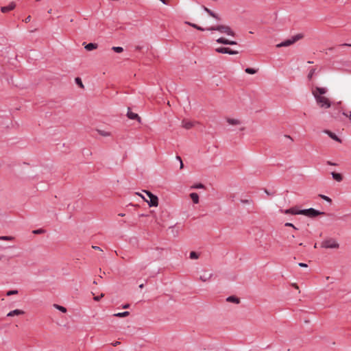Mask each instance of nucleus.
<instances>
[{"mask_svg": "<svg viewBox=\"0 0 351 351\" xmlns=\"http://www.w3.org/2000/svg\"><path fill=\"white\" fill-rule=\"evenodd\" d=\"M16 5L14 2H11L7 6H3L1 8V11L3 13L8 12L9 11H11L14 9Z\"/></svg>", "mask_w": 351, "mask_h": 351, "instance_id": "nucleus-14", "label": "nucleus"}, {"mask_svg": "<svg viewBox=\"0 0 351 351\" xmlns=\"http://www.w3.org/2000/svg\"><path fill=\"white\" fill-rule=\"evenodd\" d=\"M302 215L309 217H315L319 215H324V213L322 212H319V210H317L313 208H308V209H302V211H300Z\"/></svg>", "mask_w": 351, "mask_h": 351, "instance_id": "nucleus-4", "label": "nucleus"}, {"mask_svg": "<svg viewBox=\"0 0 351 351\" xmlns=\"http://www.w3.org/2000/svg\"><path fill=\"white\" fill-rule=\"evenodd\" d=\"M93 249L96 250H100V251H102V250L99 247V246H95L93 245L92 247Z\"/></svg>", "mask_w": 351, "mask_h": 351, "instance_id": "nucleus-45", "label": "nucleus"}, {"mask_svg": "<svg viewBox=\"0 0 351 351\" xmlns=\"http://www.w3.org/2000/svg\"><path fill=\"white\" fill-rule=\"evenodd\" d=\"M326 200H327L328 202H331V199L330 198H328V199H325Z\"/></svg>", "mask_w": 351, "mask_h": 351, "instance_id": "nucleus-54", "label": "nucleus"}, {"mask_svg": "<svg viewBox=\"0 0 351 351\" xmlns=\"http://www.w3.org/2000/svg\"><path fill=\"white\" fill-rule=\"evenodd\" d=\"M49 13H51V9H50L49 11H48Z\"/></svg>", "mask_w": 351, "mask_h": 351, "instance_id": "nucleus-59", "label": "nucleus"}, {"mask_svg": "<svg viewBox=\"0 0 351 351\" xmlns=\"http://www.w3.org/2000/svg\"><path fill=\"white\" fill-rule=\"evenodd\" d=\"M179 162H180V169H182V168L184 167L183 162H182V160L179 161Z\"/></svg>", "mask_w": 351, "mask_h": 351, "instance_id": "nucleus-49", "label": "nucleus"}, {"mask_svg": "<svg viewBox=\"0 0 351 351\" xmlns=\"http://www.w3.org/2000/svg\"><path fill=\"white\" fill-rule=\"evenodd\" d=\"M210 277H211V274H209V275H208V276H200V279H201L202 281L205 282V281H206L207 280H208Z\"/></svg>", "mask_w": 351, "mask_h": 351, "instance_id": "nucleus-36", "label": "nucleus"}, {"mask_svg": "<svg viewBox=\"0 0 351 351\" xmlns=\"http://www.w3.org/2000/svg\"><path fill=\"white\" fill-rule=\"evenodd\" d=\"M317 103L321 108H328L330 107V102L328 98L324 96L316 95L314 97Z\"/></svg>", "mask_w": 351, "mask_h": 351, "instance_id": "nucleus-3", "label": "nucleus"}, {"mask_svg": "<svg viewBox=\"0 0 351 351\" xmlns=\"http://www.w3.org/2000/svg\"><path fill=\"white\" fill-rule=\"evenodd\" d=\"M189 257L191 259H197L199 258V254L195 252H191Z\"/></svg>", "mask_w": 351, "mask_h": 351, "instance_id": "nucleus-28", "label": "nucleus"}, {"mask_svg": "<svg viewBox=\"0 0 351 351\" xmlns=\"http://www.w3.org/2000/svg\"><path fill=\"white\" fill-rule=\"evenodd\" d=\"M285 136L292 140V138H291V136H287V135H286Z\"/></svg>", "mask_w": 351, "mask_h": 351, "instance_id": "nucleus-57", "label": "nucleus"}, {"mask_svg": "<svg viewBox=\"0 0 351 351\" xmlns=\"http://www.w3.org/2000/svg\"><path fill=\"white\" fill-rule=\"evenodd\" d=\"M119 344H120V342H119V341H115V342H114V343H112V345L113 346H118Z\"/></svg>", "mask_w": 351, "mask_h": 351, "instance_id": "nucleus-48", "label": "nucleus"}, {"mask_svg": "<svg viewBox=\"0 0 351 351\" xmlns=\"http://www.w3.org/2000/svg\"><path fill=\"white\" fill-rule=\"evenodd\" d=\"M182 126L184 128L189 130V129L191 128L193 126V122H191L190 121L184 119L182 121Z\"/></svg>", "mask_w": 351, "mask_h": 351, "instance_id": "nucleus-17", "label": "nucleus"}, {"mask_svg": "<svg viewBox=\"0 0 351 351\" xmlns=\"http://www.w3.org/2000/svg\"><path fill=\"white\" fill-rule=\"evenodd\" d=\"M189 197H199V195L197 193H191L189 195Z\"/></svg>", "mask_w": 351, "mask_h": 351, "instance_id": "nucleus-39", "label": "nucleus"}, {"mask_svg": "<svg viewBox=\"0 0 351 351\" xmlns=\"http://www.w3.org/2000/svg\"><path fill=\"white\" fill-rule=\"evenodd\" d=\"M1 258H2V256H0V261L1 260Z\"/></svg>", "mask_w": 351, "mask_h": 351, "instance_id": "nucleus-60", "label": "nucleus"}, {"mask_svg": "<svg viewBox=\"0 0 351 351\" xmlns=\"http://www.w3.org/2000/svg\"><path fill=\"white\" fill-rule=\"evenodd\" d=\"M285 226L287 227H291L295 230H298V228L293 223H289V222L285 223Z\"/></svg>", "mask_w": 351, "mask_h": 351, "instance_id": "nucleus-35", "label": "nucleus"}, {"mask_svg": "<svg viewBox=\"0 0 351 351\" xmlns=\"http://www.w3.org/2000/svg\"><path fill=\"white\" fill-rule=\"evenodd\" d=\"M327 92V88L324 87H315L314 89L312 90V94L314 97H315V95H321L326 94Z\"/></svg>", "mask_w": 351, "mask_h": 351, "instance_id": "nucleus-9", "label": "nucleus"}, {"mask_svg": "<svg viewBox=\"0 0 351 351\" xmlns=\"http://www.w3.org/2000/svg\"><path fill=\"white\" fill-rule=\"evenodd\" d=\"M43 232V230L42 229H38V230H34V233L40 234V233H42Z\"/></svg>", "mask_w": 351, "mask_h": 351, "instance_id": "nucleus-41", "label": "nucleus"}, {"mask_svg": "<svg viewBox=\"0 0 351 351\" xmlns=\"http://www.w3.org/2000/svg\"><path fill=\"white\" fill-rule=\"evenodd\" d=\"M176 159H177L178 160H179V161H181V160H182L181 157H180V156H176Z\"/></svg>", "mask_w": 351, "mask_h": 351, "instance_id": "nucleus-52", "label": "nucleus"}, {"mask_svg": "<svg viewBox=\"0 0 351 351\" xmlns=\"http://www.w3.org/2000/svg\"><path fill=\"white\" fill-rule=\"evenodd\" d=\"M18 293V291L17 290H10V291H8L7 293H6V295L8 296H10V295H15V294H17Z\"/></svg>", "mask_w": 351, "mask_h": 351, "instance_id": "nucleus-34", "label": "nucleus"}, {"mask_svg": "<svg viewBox=\"0 0 351 351\" xmlns=\"http://www.w3.org/2000/svg\"><path fill=\"white\" fill-rule=\"evenodd\" d=\"M241 202L243 204V205H246V204H251L252 203V201L248 199H241Z\"/></svg>", "mask_w": 351, "mask_h": 351, "instance_id": "nucleus-33", "label": "nucleus"}, {"mask_svg": "<svg viewBox=\"0 0 351 351\" xmlns=\"http://www.w3.org/2000/svg\"><path fill=\"white\" fill-rule=\"evenodd\" d=\"M97 45L95 44V43H88L87 44L86 46H85V49L87 50V51H92L93 49H97Z\"/></svg>", "mask_w": 351, "mask_h": 351, "instance_id": "nucleus-21", "label": "nucleus"}, {"mask_svg": "<svg viewBox=\"0 0 351 351\" xmlns=\"http://www.w3.org/2000/svg\"><path fill=\"white\" fill-rule=\"evenodd\" d=\"M342 114H343V115H344L345 117H346L349 118V119H350V120H351V111H350V114H348L347 113H346V112H343Z\"/></svg>", "mask_w": 351, "mask_h": 351, "instance_id": "nucleus-40", "label": "nucleus"}, {"mask_svg": "<svg viewBox=\"0 0 351 351\" xmlns=\"http://www.w3.org/2000/svg\"><path fill=\"white\" fill-rule=\"evenodd\" d=\"M202 8L206 12H207L213 18L217 19V21L221 20L220 17L219 16V15L215 13L214 12H213L211 10H210L207 7L202 5Z\"/></svg>", "mask_w": 351, "mask_h": 351, "instance_id": "nucleus-12", "label": "nucleus"}, {"mask_svg": "<svg viewBox=\"0 0 351 351\" xmlns=\"http://www.w3.org/2000/svg\"><path fill=\"white\" fill-rule=\"evenodd\" d=\"M280 211L285 214H291V215H302L300 211L302 209L295 206L286 210H280Z\"/></svg>", "mask_w": 351, "mask_h": 351, "instance_id": "nucleus-8", "label": "nucleus"}, {"mask_svg": "<svg viewBox=\"0 0 351 351\" xmlns=\"http://www.w3.org/2000/svg\"><path fill=\"white\" fill-rule=\"evenodd\" d=\"M127 116L130 119L137 120L138 122H141V117L136 113L132 112L130 108H128Z\"/></svg>", "mask_w": 351, "mask_h": 351, "instance_id": "nucleus-13", "label": "nucleus"}, {"mask_svg": "<svg viewBox=\"0 0 351 351\" xmlns=\"http://www.w3.org/2000/svg\"><path fill=\"white\" fill-rule=\"evenodd\" d=\"M249 195L250 196L258 195V196H260V197H263L265 195H267V196L274 195V193H269L266 189H264V190L260 189V190H258V191H257L256 192H253L252 194Z\"/></svg>", "mask_w": 351, "mask_h": 351, "instance_id": "nucleus-10", "label": "nucleus"}, {"mask_svg": "<svg viewBox=\"0 0 351 351\" xmlns=\"http://www.w3.org/2000/svg\"><path fill=\"white\" fill-rule=\"evenodd\" d=\"M226 301L229 302H233V303H235V304H239V302H240V300L238 298L232 295V296L228 297L227 299H226Z\"/></svg>", "mask_w": 351, "mask_h": 351, "instance_id": "nucleus-20", "label": "nucleus"}, {"mask_svg": "<svg viewBox=\"0 0 351 351\" xmlns=\"http://www.w3.org/2000/svg\"><path fill=\"white\" fill-rule=\"evenodd\" d=\"M75 83L81 88H84V85L82 84V80L80 77H77L75 79Z\"/></svg>", "mask_w": 351, "mask_h": 351, "instance_id": "nucleus-31", "label": "nucleus"}, {"mask_svg": "<svg viewBox=\"0 0 351 351\" xmlns=\"http://www.w3.org/2000/svg\"><path fill=\"white\" fill-rule=\"evenodd\" d=\"M143 287H144L143 284H141V285H139V288H141V289L143 288Z\"/></svg>", "mask_w": 351, "mask_h": 351, "instance_id": "nucleus-53", "label": "nucleus"}, {"mask_svg": "<svg viewBox=\"0 0 351 351\" xmlns=\"http://www.w3.org/2000/svg\"><path fill=\"white\" fill-rule=\"evenodd\" d=\"M143 199L147 203L149 207L157 206L158 204V199H149V200L147 199Z\"/></svg>", "mask_w": 351, "mask_h": 351, "instance_id": "nucleus-15", "label": "nucleus"}, {"mask_svg": "<svg viewBox=\"0 0 351 351\" xmlns=\"http://www.w3.org/2000/svg\"><path fill=\"white\" fill-rule=\"evenodd\" d=\"M186 24H188L189 25L197 29V30H199V31H205V30H207L206 29H204L195 23H192L191 22H186Z\"/></svg>", "mask_w": 351, "mask_h": 351, "instance_id": "nucleus-23", "label": "nucleus"}, {"mask_svg": "<svg viewBox=\"0 0 351 351\" xmlns=\"http://www.w3.org/2000/svg\"><path fill=\"white\" fill-rule=\"evenodd\" d=\"M53 306H54L56 309H58V310L60 311H61V312H62V313H66V308L65 307L62 306H60V305H58V304H53Z\"/></svg>", "mask_w": 351, "mask_h": 351, "instance_id": "nucleus-26", "label": "nucleus"}, {"mask_svg": "<svg viewBox=\"0 0 351 351\" xmlns=\"http://www.w3.org/2000/svg\"><path fill=\"white\" fill-rule=\"evenodd\" d=\"M93 283H94V284H97V282L96 280H95V281L93 282Z\"/></svg>", "mask_w": 351, "mask_h": 351, "instance_id": "nucleus-58", "label": "nucleus"}, {"mask_svg": "<svg viewBox=\"0 0 351 351\" xmlns=\"http://www.w3.org/2000/svg\"><path fill=\"white\" fill-rule=\"evenodd\" d=\"M324 132L327 134L334 141H336L339 143L341 142V140L335 133L330 132V130H325Z\"/></svg>", "mask_w": 351, "mask_h": 351, "instance_id": "nucleus-16", "label": "nucleus"}, {"mask_svg": "<svg viewBox=\"0 0 351 351\" xmlns=\"http://www.w3.org/2000/svg\"><path fill=\"white\" fill-rule=\"evenodd\" d=\"M112 49L116 53H121L123 51L121 47H112Z\"/></svg>", "mask_w": 351, "mask_h": 351, "instance_id": "nucleus-30", "label": "nucleus"}, {"mask_svg": "<svg viewBox=\"0 0 351 351\" xmlns=\"http://www.w3.org/2000/svg\"><path fill=\"white\" fill-rule=\"evenodd\" d=\"M193 199V204H197L199 203V199Z\"/></svg>", "mask_w": 351, "mask_h": 351, "instance_id": "nucleus-43", "label": "nucleus"}, {"mask_svg": "<svg viewBox=\"0 0 351 351\" xmlns=\"http://www.w3.org/2000/svg\"><path fill=\"white\" fill-rule=\"evenodd\" d=\"M326 163H327V165H337V164H336V163H333V162H330V161H327V162H326Z\"/></svg>", "mask_w": 351, "mask_h": 351, "instance_id": "nucleus-47", "label": "nucleus"}, {"mask_svg": "<svg viewBox=\"0 0 351 351\" xmlns=\"http://www.w3.org/2000/svg\"><path fill=\"white\" fill-rule=\"evenodd\" d=\"M315 73V69L312 68V69L310 70V71H309V73H308V76H307L308 79L309 80H311L312 79V77H313V75H314Z\"/></svg>", "mask_w": 351, "mask_h": 351, "instance_id": "nucleus-29", "label": "nucleus"}, {"mask_svg": "<svg viewBox=\"0 0 351 351\" xmlns=\"http://www.w3.org/2000/svg\"><path fill=\"white\" fill-rule=\"evenodd\" d=\"M227 122L230 125H239L241 123V121L239 120L231 118H228Z\"/></svg>", "mask_w": 351, "mask_h": 351, "instance_id": "nucleus-22", "label": "nucleus"}, {"mask_svg": "<svg viewBox=\"0 0 351 351\" xmlns=\"http://www.w3.org/2000/svg\"><path fill=\"white\" fill-rule=\"evenodd\" d=\"M216 41L217 43L223 44V45H235L237 44V43L236 41L230 40H228L223 37L217 39Z\"/></svg>", "mask_w": 351, "mask_h": 351, "instance_id": "nucleus-11", "label": "nucleus"}, {"mask_svg": "<svg viewBox=\"0 0 351 351\" xmlns=\"http://www.w3.org/2000/svg\"><path fill=\"white\" fill-rule=\"evenodd\" d=\"M31 20V16H28L25 19V23H29Z\"/></svg>", "mask_w": 351, "mask_h": 351, "instance_id": "nucleus-44", "label": "nucleus"}, {"mask_svg": "<svg viewBox=\"0 0 351 351\" xmlns=\"http://www.w3.org/2000/svg\"><path fill=\"white\" fill-rule=\"evenodd\" d=\"M308 64H313V61H308Z\"/></svg>", "mask_w": 351, "mask_h": 351, "instance_id": "nucleus-56", "label": "nucleus"}, {"mask_svg": "<svg viewBox=\"0 0 351 351\" xmlns=\"http://www.w3.org/2000/svg\"><path fill=\"white\" fill-rule=\"evenodd\" d=\"M331 175H332V178L337 181V182H341L343 180V176L341 173H337V172H332L331 173Z\"/></svg>", "mask_w": 351, "mask_h": 351, "instance_id": "nucleus-19", "label": "nucleus"}, {"mask_svg": "<svg viewBox=\"0 0 351 351\" xmlns=\"http://www.w3.org/2000/svg\"><path fill=\"white\" fill-rule=\"evenodd\" d=\"M215 51L219 53H228L230 55H235L238 53L237 51H234L228 47H218Z\"/></svg>", "mask_w": 351, "mask_h": 351, "instance_id": "nucleus-7", "label": "nucleus"}, {"mask_svg": "<svg viewBox=\"0 0 351 351\" xmlns=\"http://www.w3.org/2000/svg\"><path fill=\"white\" fill-rule=\"evenodd\" d=\"M130 313L128 311H124L122 313H117L114 314V316L119 317H123L129 315Z\"/></svg>", "mask_w": 351, "mask_h": 351, "instance_id": "nucleus-24", "label": "nucleus"}, {"mask_svg": "<svg viewBox=\"0 0 351 351\" xmlns=\"http://www.w3.org/2000/svg\"><path fill=\"white\" fill-rule=\"evenodd\" d=\"M245 71L247 73H248V74H252V75H253V74H255V73L257 72V70H256L255 69H253V68H250V67H248V68H246V69H245Z\"/></svg>", "mask_w": 351, "mask_h": 351, "instance_id": "nucleus-25", "label": "nucleus"}, {"mask_svg": "<svg viewBox=\"0 0 351 351\" xmlns=\"http://www.w3.org/2000/svg\"><path fill=\"white\" fill-rule=\"evenodd\" d=\"M339 46V47H344V46L351 47V44L344 43V44H341Z\"/></svg>", "mask_w": 351, "mask_h": 351, "instance_id": "nucleus-46", "label": "nucleus"}, {"mask_svg": "<svg viewBox=\"0 0 351 351\" xmlns=\"http://www.w3.org/2000/svg\"><path fill=\"white\" fill-rule=\"evenodd\" d=\"M129 306H130V304H125V305H123V308H129Z\"/></svg>", "mask_w": 351, "mask_h": 351, "instance_id": "nucleus-50", "label": "nucleus"}, {"mask_svg": "<svg viewBox=\"0 0 351 351\" xmlns=\"http://www.w3.org/2000/svg\"><path fill=\"white\" fill-rule=\"evenodd\" d=\"M24 314V311H22V310H19V309H15L14 311H12L10 312H9L7 315V316L8 317H12V316H14V315H23Z\"/></svg>", "mask_w": 351, "mask_h": 351, "instance_id": "nucleus-18", "label": "nucleus"}, {"mask_svg": "<svg viewBox=\"0 0 351 351\" xmlns=\"http://www.w3.org/2000/svg\"><path fill=\"white\" fill-rule=\"evenodd\" d=\"M318 197L322 198V197H328L324 195L320 194V195H319Z\"/></svg>", "mask_w": 351, "mask_h": 351, "instance_id": "nucleus-51", "label": "nucleus"}, {"mask_svg": "<svg viewBox=\"0 0 351 351\" xmlns=\"http://www.w3.org/2000/svg\"><path fill=\"white\" fill-rule=\"evenodd\" d=\"M144 193L146 194L148 197H158L157 195H154L147 190H141V191H132L130 194V196L137 195L139 197H145Z\"/></svg>", "mask_w": 351, "mask_h": 351, "instance_id": "nucleus-6", "label": "nucleus"}, {"mask_svg": "<svg viewBox=\"0 0 351 351\" xmlns=\"http://www.w3.org/2000/svg\"><path fill=\"white\" fill-rule=\"evenodd\" d=\"M208 31H218L220 33L226 34L228 36H234V32L228 25H219L217 26H212L206 28Z\"/></svg>", "mask_w": 351, "mask_h": 351, "instance_id": "nucleus-1", "label": "nucleus"}, {"mask_svg": "<svg viewBox=\"0 0 351 351\" xmlns=\"http://www.w3.org/2000/svg\"><path fill=\"white\" fill-rule=\"evenodd\" d=\"M303 38V34H298L289 39L285 40V41L276 45V47L280 48L282 47H288L293 44H294L298 40L302 39Z\"/></svg>", "mask_w": 351, "mask_h": 351, "instance_id": "nucleus-2", "label": "nucleus"}, {"mask_svg": "<svg viewBox=\"0 0 351 351\" xmlns=\"http://www.w3.org/2000/svg\"><path fill=\"white\" fill-rule=\"evenodd\" d=\"M99 133L101 135L104 136H109V133H108V132H105V131L99 130Z\"/></svg>", "mask_w": 351, "mask_h": 351, "instance_id": "nucleus-37", "label": "nucleus"}, {"mask_svg": "<svg viewBox=\"0 0 351 351\" xmlns=\"http://www.w3.org/2000/svg\"><path fill=\"white\" fill-rule=\"evenodd\" d=\"M104 296V295L103 293H101L100 295H98V296H95L94 297V300L95 301H99L101 298H103Z\"/></svg>", "mask_w": 351, "mask_h": 351, "instance_id": "nucleus-38", "label": "nucleus"}, {"mask_svg": "<svg viewBox=\"0 0 351 351\" xmlns=\"http://www.w3.org/2000/svg\"><path fill=\"white\" fill-rule=\"evenodd\" d=\"M14 238L12 236H1L0 240L2 241H13Z\"/></svg>", "mask_w": 351, "mask_h": 351, "instance_id": "nucleus-27", "label": "nucleus"}, {"mask_svg": "<svg viewBox=\"0 0 351 351\" xmlns=\"http://www.w3.org/2000/svg\"><path fill=\"white\" fill-rule=\"evenodd\" d=\"M299 266L301 267H307V265L306 263H300Z\"/></svg>", "mask_w": 351, "mask_h": 351, "instance_id": "nucleus-42", "label": "nucleus"}, {"mask_svg": "<svg viewBox=\"0 0 351 351\" xmlns=\"http://www.w3.org/2000/svg\"><path fill=\"white\" fill-rule=\"evenodd\" d=\"M339 243L334 239L325 240L322 243V247L324 248L335 249L339 247Z\"/></svg>", "mask_w": 351, "mask_h": 351, "instance_id": "nucleus-5", "label": "nucleus"}, {"mask_svg": "<svg viewBox=\"0 0 351 351\" xmlns=\"http://www.w3.org/2000/svg\"><path fill=\"white\" fill-rule=\"evenodd\" d=\"M204 188V186L199 183V184H194L193 186H191V189H203Z\"/></svg>", "mask_w": 351, "mask_h": 351, "instance_id": "nucleus-32", "label": "nucleus"}, {"mask_svg": "<svg viewBox=\"0 0 351 351\" xmlns=\"http://www.w3.org/2000/svg\"><path fill=\"white\" fill-rule=\"evenodd\" d=\"M333 49H334V48H333V47H330V48H328V50H330V51H332Z\"/></svg>", "mask_w": 351, "mask_h": 351, "instance_id": "nucleus-55", "label": "nucleus"}]
</instances>
